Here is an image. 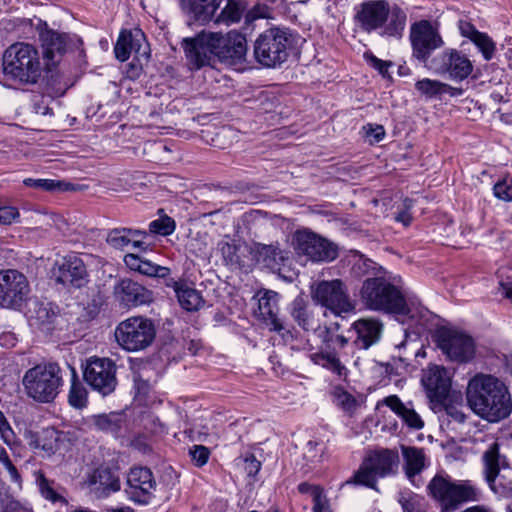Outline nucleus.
Segmentation results:
<instances>
[{
    "label": "nucleus",
    "instance_id": "1",
    "mask_svg": "<svg viewBox=\"0 0 512 512\" xmlns=\"http://www.w3.org/2000/svg\"><path fill=\"white\" fill-rule=\"evenodd\" d=\"M466 399L471 410L490 423L500 422L512 413L508 387L491 374L474 375L467 384Z\"/></svg>",
    "mask_w": 512,
    "mask_h": 512
},
{
    "label": "nucleus",
    "instance_id": "2",
    "mask_svg": "<svg viewBox=\"0 0 512 512\" xmlns=\"http://www.w3.org/2000/svg\"><path fill=\"white\" fill-rule=\"evenodd\" d=\"M407 15L397 5L390 7L386 0H366L355 7L354 21L366 33L382 29L380 35L400 39Z\"/></svg>",
    "mask_w": 512,
    "mask_h": 512
},
{
    "label": "nucleus",
    "instance_id": "3",
    "mask_svg": "<svg viewBox=\"0 0 512 512\" xmlns=\"http://www.w3.org/2000/svg\"><path fill=\"white\" fill-rule=\"evenodd\" d=\"M359 297L367 310L413 317L402 290L384 276H368L361 285Z\"/></svg>",
    "mask_w": 512,
    "mask_h": 512
},
{
    "label": "nucleus",
    "instance_id": "4",
    "mask_svg": "<svg viewBox=\"0 0 512 512\" xmlns=\"http://www.w3.org/2000/svg\"><path fill=\"white\" fill-rule=\"evenodd\" d=\"M296 45V33L288 28L272 27L256 37L253 56L264 68H280L289 59Z\"/></svg>",
    "mask_w": 512,
    "mask_h": 512
},
{
    "label": "nucleus",
    "instance_id": "5",
    "mask_svg": "<svg viewBox=\"0 0 512 512\" xmlns=\"http://www.w3.org/2000/svg\"><path fill=\"white\" fill-rule=\"evenodd\" d=\"M2 65L5 76L23 84L37 83L44 69L38 49L24 42L14 43L5 50Z\"/></svg>",
    "mask_w": 512,
    "mask_h": 512
},
{
    "label": "nucleus",
    "instance_id": "6",
    "mask_svg": "<svg viewBox=\"0 0 512 512\" xmlns=\"http://www.w3.org/2000/svg\"><path fill=\"white\" fill-rule=\"evenodd\" d=\"M428 494L440 505V512H455L463 504L478 501L480 490L470 480L453 481L449 476L435 475L427 485Z\"/></svg>",
    "mask_w": 512,
    "mask_h": 512
},
{
    "label": "nucleus",
    "instance_id": "7",
    "mask_svg": "<svg viewBox=\"0 0 512 512\" xmlns=\"http://www.w3.org/2000/svg\"><path fill=\"white\" fill-rule=\"evenodd\" d=\"M222 0H180L182 11L190 21L205 25L210 21L226 26L240 22L245 6L240 0H227L225 7L214 17Z\"/></svg>",
    "mask_w": 512,
    "mask_h": 512
},
{
    "label": "nucleus",
    "instance_id": "8",
    "mask_svg": "<svg viewBox=\"0 0 512 512\" xmlns=\"http://www.w3.org/2000/svg\"><path fill=\"white\" fill-rule=\"evenodd\" d=\"M62 384L61 368L57 363L38 364L27 370L23 377L27 395L41 403L53 401Z\"/></svg>",
    "mask_w": 512,
    "mask_h": 512
},
{
    "label": "nucleus",
    "instance_id": "9",
    "mask_svg": "<svg viewBox=\"0 0 512 512\" xmlns=\"http://www.w3.org/2000/svg\"><path fill=\"white\" fill-rule=\"evenodd\" d=\"M398 463L399 456L396 451L382 449L370 452L347 483H355L376 489L377 479L394 475Z\"/></svg>",
    "mask_w": 512,
    "mask_h": 512
},
{
    "label": "nucleus",
    "instance_id": "10",
    "mask_svg": "<svg viewBox=\"0 0 512 512\" xmlns=\"http://www.w3.org/2000/svg\"><path fill=\"white\" fill-rule=\"evenodd\" d=\"M154 322L143 316L130 317L120 322L115 330V338L121 348L137 352L149 347L155 340Z\"/></svg>",
    "mask_w": 512,
    "mask_h": 512
},
{
    "label": "nucleus",
    "instance_id": "11",
    "mask_svg": "<svg viewBox=\"0 0 512 512\" xmlns=\"http://www.w3.org/2000/svg\"><path fill=\"white\" fill-rule=\"evenodd\" d=\"M116 371L117 367L113 360L91 357L86 361L83 377L93 391L106 397L111 395L118 385Z\"/></svg>",
    "mask_w": 512,
    "mask_h": 512
},
{
    "label": "nucleus",
    "instance_id": "12",
    "mask_svg": "<svg viewBox=\"0 0 512 512\" xmlns=\"http://www.w3.org/2000/svg\"><path fill=\"white\" fill-rule=\"evenodd\" d=\"M294 240L296 252L313 262H330L338 256L335 244L308 229L296 231Z\"/></svg>",
    "mask_w": 512,
    "mask_h": 512
},
{
    "label": "nucleus",
    "instance_id": "13",
    "mask_svg": "<svg viewBox=\"0 0 512 512\" xmlns=\"http://www.w3.org/2000/svg\"><path fill=\"white\" fill-rule=\"evenodd\" d=\"M313 299L338 315L355 309L347 287L340 279L319 282L313 291Z\"/></svg>",
    "mask_w": 512,
    "mask_h": 512
},
{
    "label": "nucleus",
    "instance_id": "14",
    "mask_svg": "<svg viewBox=\"0 0 512 512\" xmlns=\"http://www.w3.org/2000/svg\"><path fill=\"white\" fill-rule=\"evenodd\" d=\"M436 338L438 347L450 360L465 363L473 358L475 345L469 335L442 328L438 330Z\"/></svg>",
    "mask_w": 512,
    "mask_h": 512
},
{
    "label": "nucleus",
    "instance_id": "15",
    "mask_svg": "<svg viewBox=\"0 0 512 512\" xmlns=\"http://www.w3.org/2000/svg\"><path fill=\"white\" fill-rule=\"evenodd\" d=\"M157 483L150 468L134 466L126 478L125 493L128 499L138 505H147L154 498Z\"/></svg>",
    "mask_w": 512,
    "mask_h": 512
},
{
    "label": "nucleus",
    "instance_id": "16",
    "mask_svg": "<svg viewBox=\"0 0 512 512\" xmlns=\"http://www.w3.org/2000/svg\"><path fill=\"white\" fill-rule=\"evenodd\" d=\"M410 40L413 56L422 63H426L432 52L444 44L439 32L428 20H421L411 26Z\"/></svg>",
    "mask_w": 512,
    "mask_h": 512
},
{
    "label": "nucleus",
    "instance_id": "17",
    "mask_svg": "<svg viewBox=\"0 0 512 512\" xmlns=\"http://www.w3.org/2000/svg\"><path fill=\"white\" fill-rule=\"evenodd\" d=\"M29 290L27 278L19 271L9 269L0 273L1 307H20L26 300Z\"/></svg>",
    "mask_w": 512,
    "mask_h": 512
},
{
    "label": "nucleus",
    "instance_id": "18",
    "mask_svg": "<svg viewBox=\"0 0 512 512\" xmlns=\"http://www.w3.org/2000/svg\"><path fill=\"white\" fill-rule=\"evenodd\" d=\"M438 74H447L454 81H463L473 71L470 59L455 49H447L434 57L429 65Z\"/></svg>",
    "mask_w": 512,
    "mask_h": 512
},
{
    "label": "nucleus",
    "instance_id": "19",
    "mask_svg": "<svg viewBox=\"0 0 512 512\" xmlns=\"http://www.w3.org/2000/svg\"><path fill=\"white\" fill-rule=\"evenodd\" d=\"M212 32L202 31L194 38H184L182 47L185 51L189 63L195 68L200 69L210 65L216 56V46L210 39Z\"/></svg>",
    "mask_w": 512,
    "mask_h": 512
},
{
    "label": "nucleus",
    "instance_id": "20",
    "mask_svg": "<svg viewBox=\"0 0 512 512\" xmlns=\"http://www.w3.org/2000/svg\"><path fill=\"white\" fill-rule=\"evenodd\" d=\"M53 276L57 283L67 288H82L88 283V272L81 258L69 255L57 263L53 270Z\"/></svg>",
    "mask_w": 512,
    "mask_h": 512
},
{
    "label": "nucleus",
    "instance_id": "21",
    "mask_svg": "<svg viewBox=\"0 0 512 512\" xmlns=\"http://www.w3.org/2000/svg\"><path fill=\"white\" fill-rule=\"evenodd\" d=\"M28 444L32 449L41 450L44 456L64 455L69 441L63 431L48 427L38 432H30Z\"/></svg>",
    "mask_w": 512,
    "mask_h": 512
},
{
    "label": "nucleus",
    "instance_id": "22",
    "mask_svg": "<svg viewBox=\"0 0 512 512\" xmlns=\"http://www.w3.org/2000/svg\"><path fill=\"white\" fill-rule=\"evenodd\" d=\"M421 382L431 402L445 405L451 389V378L444 367L437 365L428 367L423 373Z\"/></svg>",
    "mask_w": 512,
    "mask_h": 512
},
{
    "label": "nucleus",
    "instance_id": "23",
    "mask_svg": "<svg viewBox=\"0 0 512 512\" xmlns=\"http://www.w3.org/2000/svg\"><path fill=\"white\" fill-rule=\"evenodd\" d=\"M210 39L214 41L213 48L216 49V56L221 60L237 62L244 59L247 53V41L244 35L231 31L226 35L212 32Z\"/></svg>",
    "mask_w": 512,
    "mask_h": 512
},
{
    "label": "nucleus",
    "instance_id": "24",
    "mask_svg": "<svg viewBox=\"0 0 512 512\" xmlns=\"http://www.w3.org/2000/svg\"><path fill=\"white\" fill-rule=\"evenodd\" d=\"M258 310L261 320L271 331H275L283 336L290 331L286 328L284 322L278 317L279 294L272 290L259 291Z\"/></svg>",
    "mask_w": 512,
    "mask_h": 512
},
{
    "label": "nucleus",
    "instance_id": "25",
    "mask_svg": "<svg viewBox=\"0 0 512 512\" xmlns=\"http://www.w3.org/2000/svg\"><path fill=\"white\" fill-rule=\"evenodd\" d=\"M115 298L124 306L138 307L153 301V292L140 283L124 278L114 287Z\"/></svg>",
    "mask_w": 512,
    "mask_h": 512
},
{
    "label": "nucleus",
    "instance_id": "26",
    "mask_svg": "<svg viewBox=\"0 0 512 512\" xmlns=\"http://www.w3.org/2000/svg\"><path fill=\"white\" fill-rule=\"evenodd\" d=\"M383 327L382 321L375 317H365L356 320L352 324V329L356 333L353 345L357 349L368 350L380 341Z\"/></svg>",
    "mask_w": 512,
    "mask_h": 512
},
{
    "label": "nucleus",
    "instance_id": "27",
    "mask_svg": "<svg viewBox=\"0 0 512 512\" xmlns=\"http://www.w3.org/2000/svg\"><path fill=\"white\" fill-rule=\"evenodd\" d=\"M40 41L43 47L42 58L46 60V67L50 70L66 51L67 37L53 30H45L40 33Z\"/></svg>",
    "mask_w": 512,
    "mask_h": 512
},
{
    "label": "nucleus",
    "instance_id": "28",
    "mask_svg": "<svg viewBox=\"0 0 512 512\" xmlns=\"http://www.w3.org/2000/svg\"><path fill=\"white\" fill-rule=\"evenodd\" d=\"M381 403L389 407L408 428L420 430L424 427V421L415 411L412 402L404 403L397 395H389Z\"/></svg>",
    "mask_w": 512,
    "mask_h": 512
},
{
    "label": "nucleus",
    "instance_id": "29",
    "mask_svg": "<svg viewBox=\"0 0 512 512\" xmlns=\"http://www.w3.org/2000/svg\"><path fill=\"white\" fill-rule=\"evenodd\" d=\"M166 286L171 287L178 299L180 306L187 311H197L204 305L201 293L195 288L189 287L183 281L172 278L167 279Z\"/></svg>",
    "mask_w": 512,
    "mask_h": 512
},
{
    "label": "nucleus",
    "instance_id": "30",
    "mask_svg": "<svg viewBox=\"0 0 512 512\" xmlns=\"http://www.w3.org/2000/svg\"><path fill=\"white\" fill-rule=\"evenodd\" d=\"M124 263L131 271L138 272L148 277L167 278L171 270L161 266L135 253H128L124 256Z\"/></svg>",
    "mask_w": 512,
    "mask_h": 512
},
{
    "label": "nucleus",
    "instance_id": "31",
    "mask_svg": "<svg viewBox=\"0 0 512 512\" xmlns=\"http://www.w3.org/2000/svg\"><path fill=\"white\" fill-rule=\"evenodd\" d=\"M30 325L45 334H51L56 328L58 313L49 303L36 302L30 310Z\"/></svg>",
    "mask_w": 512,
    "mask_h": 512
},
{
    "label": "nucleus",
    "instance_id": "32",
    "mask_svg": "<svg viewBox=\"0 0 512 512\" xmlns=\"http://www.w3.org/2000/svg\"><path fill=\"white\" fill-rule=\"evenodd\" d=\"M144 40V34L140 30H136L135 32L128 30L121 31L114 47L115 57L119 61L125 62L129 59L132 51L136 54H140Z\"/></svg>",
    "mask_w": 512,
    "mask_h": 512
},
{
    "label": "nucleus",
    "instance_id": "33",
    "mask_svg": "<svg viewBox=\"0 0 512 512\" xmlns=\"http://www.w3.org/2000/svg\"><path fill=\"white\" fill-rule=\"evenodd\" d=\"M484 473L486 481L492 490H495V481L502 468L508 466L506 457L500 454L499 444L492 443L483 453Z\"/></svg>",
    "mask_w": 512,
    "mask_h": 512
},
{
    "label": "nucleus",
    "instance_id": "34",
    "mask_svg": "<svg viewBox=\"0 0 512 512\" xmlns=\"http://www.w3.org/2000/svg\"><path fill=\"white\" fill-rule=\"evenodd\" d=\"M90 484L96 486L100 497H107L120 490V480L115 471L108 467H98L90 477Z\"/></svg>",
    "mask_w": 512,
    "mask_h": 512
},
{
    "label": "nucleus",
    "instance_id": "35",
    "mask_svg": "<svg viewBox=\"0 0 512 512\" xmlns=\"http://www.w3.org/2000/svg\"><path fill=\"white\" fill-rule=\"evenodd\" d=\"M404 459V471L407 478L413 483L414 477L425 468V453L422 448L414 446H401Z\"/></svg>",
    "mask_w": 512,
    "mask_h": 512
},
{
    "label": "nucleus",
    "instance_id": "36",
    "mask_svg": "<svg viewBox=\"0 0 512 512\" xmlns=\"http://www.w3.org/2000/svg\"><path fill=\"white\" fill-rule=\"evenodd\" d=\"M290 315L305 331L315 330L318 326L308 302L301 296L296 297L292 301L290 305Z\"/></svg>",
    "mask_w": 512,
    "mask_h": 512
},
{
    "label": "nucleus",
    "instance_id": "37",
    "mask_svg": "<svg viewBox=\"0 0 512 512\" xmlns=\"http://www.w3.org/2000/svg\"><path fill=\"white\" fill-rule=\"evenodd\" d=\"M33 477L40 495L45 500L51 503L59 502L64 505H68V501L56 488L55 481L48 479L42 470H35L33 472Z\"/></svg>",
    "mask_w": 512,
    "mask_h": 512
},
{
    "label": "nucleus",
    "instance_id": "38",
    "mask_svg": "<svg viewBox=\"0 0 512 512\" xmlns=\"http://www.w3.org/2000/svg\"><path fill=\"white\" fill-rule=\"evenodd\" d=\"M69 368L71 371V385L68 394V402L72 407L82 409L87 406L88 392L83 383L79 380L75 368L71 366H69Z\"/></svg>",
    "mask_w": 512,
    "mask_h": 512
},
{
    "label": "nucleus",
    "instance_id": "39",
    "mask_svg": "<svg viewBox=\"0 0 512 512\" xmlns=\"http://www.w3.org/2000/svg\"><path fill=\"white\" fill-rule=\"evenodd\" d=\"M259 261L272 271H280L287 260L286 253L278 247L264 245L258 251Z\"/></svg>",
    "mask_w": 512,
    "mask_h": 512
},
{
    "label": "nucleus",
    "instance_id": "40",
    "mask_svg": "<svg viewBox=\"0 0 512 512\" xmlns=\"http://www.w3.org/2000/svg\"><path fill=\"white\" fill-rule=\"evenodd\" d=\"M312 360L315 364L331 370L338 376H342L346 371L345 366L342 365L339 358L332 352L315 353L312 355Z\"/></svg>",
    "mask_w": 512,
    "mask_h": 512
},
{
    "label": "nucleus",
    "instance_id": "41",
    "mask_svg": "<svg viewBox=\"0 0 512 512\" xmlns=\"http://www.w3.org/2000/svg\"><path fill=\"white\" fill-rule=\"evenodd\" d=\"M398 502L404 512H425L423 497L412 491H401L398 495Z\"/></svg>",
    "mask_w": 512,
    "mask_h": 512
},
{
    "label": "nucleus",
    "instance_id": "42",
    "mask_svg": "<svg viewBox=\"0 0 512 512\" xmlns=\"http://www.w3.org/2000/svg\"><path fill=\"white\" fill-rule=\"evenodd\" d=\"M132 238L128 234L127 227H120L111 229L106 237L107 244L117 250H125L130 247Z\"/></svg>",
    "mask_w": 512,
    "mask_h": 512
},
{
    "label": "nucleus",
    "instance_id": "43",
    "mask_svg": "<svg viewBox=\"0 0 512 512\" xmlns=\"http://www.w3.org/2000/svg\"><path fill=\"white\" fill-rule=\"evenodd\" d=\"M416 90L427 98H436L443 95L446 83L438 80L424 78L415 83Z\"/></svg>",
    "mask_w": 512,
    "mask_h": 512
},
{
    "label": "nucleus",
    "instance_id": "44",
    "mask_svg": "<svg viewBox=\"0 0 512 512\" xmlns=\"http://www.w3.org/2000/svg\"><path fill=\"white\" fill-rule=\"evenodd\" d=\"M219 246L226 265L233 268H239L242 266V260L239 255V245L233 242H221Z\"/></svg>",
    "mask_w": 512,
    "mask_h": 512
},
{
    "label": "nucleus",
    "instance_id": "45",
    "mask_svg": "<svg viewBox=\"0 0 512 512\" xmlns=\"http://www.w3.org/2000/svg\"><path fill=\"white\" fill-rule=\"evenodd\" d=\"M93 423L98 430L117 433L121 426V418L116 414H102L95 416Z\"/></svg>",
    "mask_w": 512,
    "mask_h": 512
},
{
    "label": "nucleus",
    "instance_id": "46",
    "mask_svg": "<svg viewBox=\"0 0 512 512\" xmlns=\"http://www.w3.org/2000/svg\"><path fill=\"white\" fill-rule=\"evenodd\" d=\"M471 42H473L482 53L485 60L489 61L493 58L496 45L487 33L480 32Z\"/></svg>",
    "mask_w": 512,
    "mask_h": 512
},
{
    "label": "nucleus",
    "instance_id": "47",
    "mask_svg": "<svg viewBox=\"0 0 512 512\" xmlns=\"http://www.w3.org/2000/svg\"><path fill=\"white\" fill-rule=\"evenodd\" d=\"M175 227V221L169 216H164L150 222L149 232L150 234L168 236L174 232Z\"/></svg>",
    "mask_w": 512,
    "mask_h": 512
},
{
    "label": "nucleus",
    "instance_id": "48",
    "mask_svg": "<svg viewBox=\"0 0 512 512\" xmlns=\"http://www.w3.org/2000/svg\"><path fill=\"white\" fill-rule=\"evenodd\" d=\"M23 183L27 187H31L38 190L43 191H55V190H63V186L65 185L61 181H56L53 179H33L26 178L23 180Z\"/></svg>",
    "mask_w": 512,
    "mask_h": 512
},
{
    "label": "nucleus",
    "instance_id": "49",
    "mask_svg": "<svg viewBox=\"0 0 512 512\" xmlns=\"http://www.w3.org/2000/svg\"><path fill=\"white\" fill-rule=\"evenodd\" d=\"M192 462L197 467L204 466L210 457V450L204 445H193L189 450Z\"/></svg>",
    "mask_w": 512,
    "mask_h": 512
},
{
    "label": "nucleus",
    "instance_id": "50",
    "mask_svg": "<svg viewBox=\"0 0 512 512\" xmlns=\"http://www.w3.org/2000/svg\"><path fill=\"white\" fill-rule=\"evenodd\" d=\"M0 435L3 442L8 445L10 448L16 444L15 433L12 430L10 424L8 423L6 417L3 412L0 410Z\"/></svg>",
    "mask_w": 512,
    "mask_h": 512
},
{
    "label": "nucleus",
    "instance_id": "51",
    "mask_svg": "<svg viewBox=\"0 0 512 512\" xmlns=\"http://www.w3.org/2000/svg\"><path fill=\"white\" fill-rule=\"evenodd\" d=\"M375 262L367 258H359L353 265V271L357 276H377L374 271L376 270Z\"/></svg>",
    "mask_w": 512,
    "mask_h": 512
},
{
    "label": "nucleus",
    "instance_id": "52",
    "mask_svg": "<svg viewBox=\"0 0 512 512\" xmlns=\"http://www.w3.org/2000/svg\"><path fill=\"white\" fill-rule=\"evenodd\" d=\"M364 57L367 63L376 69L383 77L389 76V68L392 66V62L379 59L372 53H365Z\"/></svg>",
    "mask_w": 512,
    "mask_h": 512
},
{
    "label": "nucleus",
    "instance_id": "53",
    "mask_svg": "<svg viewBox=\"0 0 512 512\" xmlns=\"http://www.w3.org/2000/svg\"><path fill=\"white\" fill-rule=\"evenodd\" d=\"M495 197L504 201L512 200V184H508L506 180L497 182L493 187Z\"/></svg>",
    "mask_w": 512,
    "mask_h": 512
},
{
    "label": "nucleus",
    "instance_id": "54",
    "mask_svg": "<svg viewBox=\"0 0 512 512\" xmlns=\"http://www.w3.org/2000/svg\"><path fill=\"white\" fill-rule=\"evenodd\" d=\"M19 217V211L12 206H0V224L11 225Z\"/></svg>",
    "mask_w": 512,
    "mask_h": 512
},
{
    "label": "nucleus",
    "instance_id": "55",
    "mask_svg": "<svg viewBox=\"0 0 512 512\" xmlns=\"http://www.w3.org/2000/svg\"><path fill=\"white\" fill-rule=\"evenodd\" d=\"M134 390L137 396H146L150 390V384L140 374H133Z\"/></svg>",
    "mask_w": 512,
    "mask_h": 512
},
{
    "label": "nucleus",
    "instance_id": "56",
    "mask_svg": "<svg viewBox=\"0 0 512 512\" xmlns=\"http://www.w3.org/2000/svg\"><path fill=\"white\" fill-rule=\"evenodd\" d=\"M313 501V512H331L330 511V508H329V503H328V500L326 498V496L324 495V493L322 494H316L314 496V499H312Z\"/></svg>",
    "mask_w": 512,
    "mask_h": 512
},
{
    "label": "nucleus",
    "instance_id": "57",
    "mask_svg": "<svg viewBox=\"0 0 512 512\" xmlns=\"http://www.w3.org/2000/svg\"><path fill=\"white\" fill-rule=\"evenodd\" d=\"M365 128L367 136L372 138L376 143L380 142L385 137V130L381 125L374 126L372 124H368Z\"/></svg>",
    "mask_w": 512,
    "mask_h": 512
},
{
    "label": "nucleus",
    "instance_id": "58",
    "mask_svg": "<svg viewBox=\"0 0 512 512\" xmlns=\"http://www.w3.org/2000/svg\"><path fill=\"white\" fill-rule=\"evenodd\" d=\"M459 30L460 34L463 37L468 38L470 41H472L480 33V31H478L474 25L467 21H460Z\"/></svg>",
    "mask_w": 512,
    "mask_h": 512
},
{
    "label": "nucleus",
    "instance_id": "59",
    "mask_svg": "<svg viewBox=\"0 0 512 512\" xmlns=\"http://www.w3.org/2000/svg\"><path fill=\"white\" fill-rule=\"evenodd\" d=\"M244 462V470L246 471L248 476H255L259 472L261 468V463L256 459L254 455L246 457Z\"/></svg>",
    "mask_w": 512,
    "mask_h": 512
},
{
    "label": "nucleus",
    "instance_id": "60",
    "mask_svg": "<svg viewBox=\"0 0 512 512\" xmlns=\"http://www.w3.org/2000/svg\"><path fill=\"white\" fill-rule=\"evenodd\" d=\"M298 491L302 494H310L312 499L316 494H322L323 490L319 486L311 485L307 482H302L298 485Z\"/></svg>",
    "mask_w": 512,
    "mask_h": 512
},
{
    "label": "nucleus",
    "instance_id": "61",
    "mask_svg": "<svg viewBox=\"0 0 512 512\" xmlns=\"http://www.w3.org/2000/svg\"><path fill=\"white\" fill-rule=\"evenodd\" d=\"M319 446H320V443L317 441H312V440L308 441V443L306 445V454L305 455L309 460L315 461L321 457V455L317 454V448Z\"/></svg>",
    "mask_w": 512,
    "mask_h": 512
},
{
    "label": "nucleus",
    "instance_id": "62",
    "mask_svg": "<svg viewBox=\"0 0 512 512\" xmlns=\"http://www.w3.org/2000/svg\"><path fill=\"white\" fill-rule=\"evenodd\" d=\"M445 410L447 415H449L453 420H455L458 423H463L466 419L465 414L462 411L458 410L455 406H445Z\"/></svg>",
    "mask_w": 512,
    "mask_h": 512
},
{
    "label": "nucleus",
    "instance_id": "63",
    "mask_svg": "<svg viewBox=\"0 0 512 512\" xmlns=\"http://www.w3.org/2000/svg\"><path fill=\"white\" fill-rule=\"evenodd\" d=\"M5 469L8 471L11 481L20 486L22 483V478L16 466L13 463H11Z\"/></svg>",
    "mask_w": 512,
    "mask_h": 512
},
{
    "label": "nucleus",
    "instance_id": "64",
    "mask_svg": "<svg viewBox=\"0 0 512 512\" xmlns=\"http://www.w3.org/2000/svg\"><path fill=\"white\" fill-rule=\"evenodd\" d=\"M5 469L8 471L11 481L20 486L22 483V478L16 466L13 463H11Z\"/></svg>",
    "mask_w": 512,
    "mask_h": 512
}]
</instances>
